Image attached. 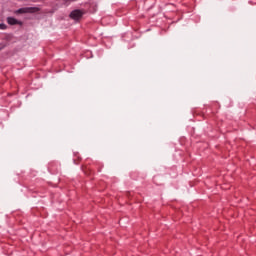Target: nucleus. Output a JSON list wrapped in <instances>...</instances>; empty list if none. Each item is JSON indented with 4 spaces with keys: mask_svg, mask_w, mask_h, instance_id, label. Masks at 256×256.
Returning <instances> with one entry per match:
<instances>
[{
    "mask_svg": "<svg viewBox=\"0 0 256 256\" xmlns=\"http://www.w3.org/2000/svg\"><path fill=\"white\" fill-rule=\"evenodd\" d=\"M39 12V8L37 7H25V8H20L16 11L18 14H25V13H37Z\"/></svg>",
    "mask_w": 256,
    "mask_h": 256,
    "instance_id": "obj_1",
    "label": "nucleus"
},
{
    "mask_svg": "<svg viewBox=\"0 0 256 256\" xmlns=\"http://www.w3.org/2000/svg\"><path fill=\"white\" fill-rule=\"evenodd\" d=\"M84 15V12L82 10H73L70 13V19H74V21H79Z\"/></svg>",
    "mask_w": 256,
    "mask_h": 256,
    "instance_id": "obj_2",
    "label": "nucleus"
},
{
    "mask_svg": "<svg viewBox=\"0 0 256 256\" xmlns=\"http://www.w3.org/2000/svg\"><path fill=\"white\" fill-rule=\"evenodd\" d=\"M7 23L9 25H19V20L13 18V17H8L7 18Z\"/></svg>",
    "mask_w": 256,
    "mask_h": 256,
    "instance_id": "obj_3",
    "label": "nucleus"
},
{
    "mask_svg": "<svg viewBox=\"0 0 256 256\" xmlns=\"http://www.w3.org/2000/svg\"><path fill=\"white\" fill-rule=\"evenodd\" d=\"M0 29H1L2 31H5V29H7V25H5V24H0Z\"/></svg>",
    "mask_w": 256,
    "mask_h": 256,
    "instance_id": "obj_4",
    "label": "nucleus"
}]
</instances>
